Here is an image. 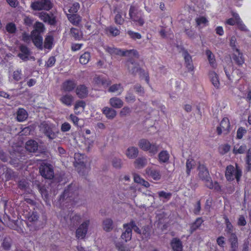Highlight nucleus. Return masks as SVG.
Segmentation results:
<instances>
[{"instance_id": "nucleus-38", "label": "nucleus", "mask_w": 251, "mask_h": 251, "mask_svg": "<svg viewBox=\"0 0 251 251\" xmlns=\"http://www.w3.org/2000/svg\"><path fill=\"white\" fill-rule=\"evenodd\" d=\"M70 34L75 40H80L82 38V32L77 28H71L70 29Z\"/></svg>"}, {"instance_id": "nucleus-34", "label": "nucleus", "mask_w": 251, "mask_h": 251, "mask_svg": "<svg viewBox=\"0 0 251 251\" xmlns=\"http://www.w3.org/2000/svg\"><path fill=\"white\" fill-rule=\"evenodd\" d=\"M220 126L223 128L224 134H227L229 131L230 123L228 118H224L221 122Z\"/></svg>"}, {"instance_id": "nucleus-52", "label": "nucleus", "mask_w": 251, "mask_h": 251, "mask_svg": "<svg viewBox=\"0 0 251 251\" xmlns=\"http://www.w3.org/2000/svg\"><path fill=\"white\" fill-rule=\"evenodd\" d=\"M125 100L128 103H132L136 100L135 96L133 93L128 92L125 97Z\"/></svg>"}, {"instance_id": "nucleus-25", "label": "nucleus", "mask_w": 251, "mask_h": 251, "mask_svg": "<svg viewBox=\"0 0 251 251\" xmlns=\"http://www.w3.org/2000/svg\"><path fill=\"white\" fill-rule=\"evenodd\" d=\"M103 229L106 232L112 231L114 228V223L111 218H106L102 223Z\"/></svg>"}, {"instance_id": "nucleus-23", "label": "nucleus", "mask_w": 251, "mask_h": 251, "mask_svg": "<svg viewBox=\"0 0 251 251\" xmlns=\"http://www.w3.org/2000/svg\"><path fill=\"white\" fill-rule=\"evenodd\" d=\"M146 171L148 176L154 180H159L160 179L161 175L159 171L155 169L147 168Z\"/></svg>"}, {"instance_id": "nucleus-61", "label": "nucleus", "mask_w": 251, "mask_h": 251, "mask_svg": "<svg viewBox=\"0 0 251 251\" xmlns=\"http://www.w3.org/2000/svg\"><path fill=\"white\" fill-rule=\"evenodd\" d=\"M23 20L25 25L28 26H31L34 22V20L32 18L27 16H24Z\"/></svg>"}, {"instance_id": "nucleus-47", "label": "nucleus", "mask_w": 251, "mask_h": 251, "mask_svg": "<svg viewBox=\"0 0 251 251\" xmlns=\"http://www.w3.org/2000/svg\"><path fill=\"white\" fill-rule=\"evenodd\" d=\"M203 221L201 218H198L195 222L192 224L190 227V231L191 233L197 229L201 225Z\"/></svg>"}, {"instance_id": "nucleus-64", "label": "nucleus", "mask_w": 251, "mask_h": 251, "mask_svg": "<svg viewBox=\"0 0 251 251\" xmlns=\"http://www.w3.org/2000/svg\"><path fill=\"white\" fill-rule=\"evenodd\" d=\"M79 4L78 2H75L70 8L69 11L70 13H72V14H75L77 12L78 10L79 9Z\"/></svg>"}, {"instance_id": "nucleus-32", "label": "nucleus", "mask_w": 251, "mask_h": 251, "mask_svg": "<svg viewBox=\"0 0 251 251\" xmlns=\"http://www.w3.org/2000/svg\"><path fill=\"white\" fill-rule=\"evenodd\" d=\"M171 245L173 251H182V242L179 239L173 238Z\"/></svg>"}, {"instance_id": "nucleus-22", "label": "nucleus", "mask_w": 251, "mask_h": 251, "mask_svg": "<svg viewBox=\"0 0 251 251\" xmlns=\"http://www.w3.org/2000/svg\"><path fill=\"white\" fill-rule=\"evenodd\" d=\"M94 81L97 84L102 85L104 87H106L111 84L110 80L100 75H96L94 78Z\"/></svg>"}, {"instance_id": "nucleus-51", "label": "nucleus", "mask_w": 251, "mask_h": 251, "mask_svg": "<svg viewBox=\"0 0 251 251\" xmlns=\"http://www.w3.org/2000/svg\"><path fill=\"white\" fill-rule=\"evenodd\" d=\"M195 166V161L193 159H189L186 161V173L188 176L190 174L191 169L193 168Z\"/></svg>"}, {"instance_id": "nucleus-43", "label": "nucleus", "mask_w": 251, "mask_h": 251, "mask_svg": "<svg viewBox=\"0 0 251 251\" xmlns=\"http://www.w3.org/2000/svg\"><path fill=\"white\" fill-rule=\"evenodd\" d=\"M169 159V154L166 151H161L158 154V159L160 162H167Z\"/></svg>"}, {"instance_id": "nucleus-36", "label": "nucleus", "mask_w": 251, "mask_h": 251, "mask_svg": "<svg viewBox=\"0 0 251 251\" xmlns=\"http://www.w3.org/2000/svg\"><path fill=\"white\" fill-rule=\"evenodd\" d=\"M28 117V114L25 110L23 108H19L17 111V119L19 122H23Z\"/></svg>"}, {"instance_id": "nucleus-62", "label": "nucleus", "mask_w": 251, "mask_h": 251, "mask_svg": "<svg viewBox=\"0 0 251 251\" xmlns=\"http://www.w3.org/2000/svg\"><path fill=\"white\" fill-rule=\"evenodd\" d=\"M247 130L246 129L243 127H239L237 131V138L239 139H241L242 138L243 135L246 133Z\"/></svg>"}, {"instance_id": "nucleus-53", "label": "nucleus", "mask_w": 251, "mask_h": 251, "mask_svg": "<svg viewBox=\"0 0 251 251\" xmlns=\"http://www.w3.org/2000/svg\"><path fill=\"white\" fill-rule=\"evenodd\" d=\"M6 30L10 33H14L16 31V26L15 24L9 23L6 25Z\"/></svg>"}, {"instance_id": "nucleus-50", "label": "nucleus", "mask_w": 251, "mask_h": 251, "mask_svg": "<svg viewBox=\"0 0 251 251\" xmlns=\"http://www.w3.org/2000/svg\"><path fill=\"white\" fill-rule=\"evenodd\" d=\"M225 231L226 234L229 237H232V236H237L236 233L234 232V228L232 224L226 225L225 229Z\"/></svg>"}, {"instance_id": "nucleus-40", "label": "nucleus", "mask_w": 251, "mask_h": 251, "mask_svg": "<svg viewBox=\"0 0 251 251\" xmlns=\"http://www.w3.org/2000/svg\"><path fill=\"white\" fill-rule=\"evenodd\" d=\"M86 162L83 163L82 166L81 164L76 165L78 173L82 176H85L89 171V168L86 166Z\"/></svg>"}, {"instance_id": "nucleus-63", "label": "nucleus", "mask_w": 251, "mask_h": 251, "mask_svg": "<svg viewBox=\"0 0 251 251\" xmlns=\"http://www.w3.org/2000/svg\"><path fill=\"white\" fill-rule=\"evenodd\" d=\"M127 34L132 39L134 40L140 39L141 38V35L138 32H134L132 31L129 30L127 31Z\"/></svg>"}, {"instance_id": "nucleus-46", "label": "nucleus", "mask_w": 251, "mask_h": 251, "mask_svg": "<svg viewBox=\"0 0 251 251\" xmlns=\"http://www.w3.org/2000/svg\"><path fill=\"white\" fill-rule=\"evenodd\" d=\"M91 58L90 53L89 52H85L82 54L79 58L80 63L81 64L85 65L88 63Z\"/></svg>"}, {"instance_id": "nucleus-44", "label": "nucleus", "mask_w": 251, "mask_h": 251, "mask_svg": "<svg viewBox=\"0 0 251 251\" xmlns=\"http://www.w3.org/2000/svg\"><path fill=\"white\" fill-rule=\"evenodd\" d=\"M137 9L136 7L134 5H131L129 10V16L130 19L133 21H137Z\"/></svg>"}, {"instance_id": "nucleus-60", "label": "nucleus", "mask_w": 251, "mask_h": 251, "mask_svg": "<svg viewBox=\"0 0 251 251\" xmlns=\"http://www.w3.org/2000/svg\"><path fill=\"white\" fill-rule=\"evenodd\" d=\"M247 149V147L246 145H243L241 146L239 149H237L235 147L234 148L233 150V152L234 154H236L237 153L242 154L245 152Z\"/></svg>"}, {"instance_id": "nucleus-28", "label": "nucleus", "mask_w": 251, "mask_h": 251, "mask_svg": "<svg viewBox=\"0 0 251 251\" xmlns=\"http://www.w3.org/2000/svg\"><path fill=\"white\" fill-rule=\"evenodd\" d=\"M110 105L115 108H120L124 105L123 101L118 97H112L109 100Z\"/></svg>"}, {"instance_id": "nucleus-3", "label": "nucleus", "mask_w": 251, "mask_h": 251, "mask_svg": "<svg viewBox=\"0 0 251 251\" xmlns=\"http://www.w3.org/2000/svg\"><path fill=\"white\" fill-rule=\"evenodd\" d=\"M235 166L236 168H234L231 165H228L226 167L225 176L227 181H233L235 178L237 182H239L240 180L242 175V171L237 163H236Z\"/></svg>"}, {"instance_id": "nucleus-42", "label": "nucleus", "mask_w": 251, "mask_h": 251, "mask_svg": "<svg viewBox=\"0 0 251 251\" xmlns=\"http://www.w3.org/2000/svg\"><path fill=\"white\" fill-rule=\"evenodd\" d=\"M12 243V239L9 237H5L3 239L2 243V247L3 249L7 251L10 250Z\"/></svg>"}, {"instance_id": "nucleus-33", "label": "nucleus", "mask_w": 251, "mask_h": 251, "mask_svg": "<svg viewBox=\"0 0 251 251\" xmlns=\"http://www.w3.org/2000/svg\"><path fill=\"white\" fill-rule=\"evenodd\" d=\"M142 240H148L151 236V227L149 226H145L142 229L140 234Z\"/></svg>"}, {"instance_id": "nucleus-18", "label": "nucleus", "mask_w": 251, "mask_h": 251, "mask_svg": "<svg viewBox=\"0 0 251 251\" xmlns=\"http://www.w3.org/2000/svg\"><path fill=\"white\" fill-rule=\"evenodd\" d=\"M75 93L78 98L84 99L88 96V90L85 85H79L76 87Z\"/></svg>"}, {"instance_id": "nucleus-54", "label": "nucleus", "mask_w": 251, "mask_h": 251, "mask_svg": "<svg viewBox=\"0 0 251 251\" xmlns=\"http://www.w3.org/2000/svg\"><path fill=\"white\" fill-rule=\"evenodd\" d=\"M113 166L116 169H120L122 166V160L118 158H114L112 160Z\"/></svg>"}, {"instance_id": "nucleus-31", "label": "nucleus", "mask_w": 251, "mask_h": 251, "mask_svg": "<svg viewBox=\"0 0 251 251\" xmlns=\"http://www.w3.org/2000/svg\"><path fill=\"white\" fill-rule=\"evenodd\" d=\"M35 187L41 193L42 197L45 200L48 199V192L44 185L41 184L39 182H36L34 184Z\"/></svg>"}, {"instance_id": "nucleus-11", "label": "nucleus", "mask_w": 251, "mask_h": 251, "mask_svg": "<svg viewBox=\"0 0 251 251\" xmlns=\"http://www.w3.org/2000/svg\"><path fill=\"white\" fill-rule=\"evenodd\" d=\"M90 220H87L84 221L76 230L75 236L77 239H83L88 231V226L90 225Z\"/></svg>"}, {"instance_id": "nucleus-14", "label": "nucleus", "mask_w": 251, "mask_h": 251, "mask_svg": "<svg viewBox=\"0 0 251 251\" xmlns=\"http://www.w3.org/2000/svg\"><path fill=\"white\" fill-rule=\"evenodd\" d=\"M59 100L63 105L70 107L73 104L75 98L71 94L67 93L62 95L60 98Z\"/></svg>"}, {"instance_id": "nucleus-12", "label": "nucleus", "mask_w": 251, "mask_h": 251, "mask_svg": "<svg viewBox=\"0 0 251 251\" xmlns=\"http://www.w3.org/2000/svg\"><path fill=\"white\" fill-rule=\"evenodd\" d=\"M224 70L227 77L231 81H233V80H239V79L242 77V73L239 69L233 70L231 73V75H230L229 72L230 69L228 70V69L226 67L224 68Z\"/></svg>"}, {"instance_id": "nucleus-48", "label": "nucleus", "mask_w": 251, "mask_h": 251, "mask_svg": "<svg viewBox=\"0 0 251 251\" xmlns=\"http://www.w3.org/2000/svg\"><path fill=\"white\" fill-rule=\"evenodd\" d=\"M119 90H120V91L119 92L118 95H120L123 90V88L120 84H113L108 89V91L111 93H114Z\"/></svg>"}, {"instance_id": "nucleus-13", "label": "nucleus", "mask_w": 251, "mask_h": 251, "mask_svg": "<svg viewBox=\"0 0 251 251\" xmlns=\"http://www.w3.org/2000/svg\"><path fill=\"white\" fill-rule=\"evenodd\" d=\"M182 54L185 60V64L186 67L187 68L189 71H192L194 70V66L192 62V59L191 56L188 52V51L183 49H182Z\"/></svg>"}, {"instance_id": "nucleus-4", "label": "nucleus", "mask_w": 251, "mask_h": 251, "mask_svg": "<svg viewBox=\"0 0 251 251\" xmlns=\"http://www.w3.org/2000/svg\"><path fill=\"white\" fill-rule=\"evenodd\" d=\"M52 7L51 0H37L30 4V8L34 11H49Z\"/></svg>"}, {"instance_id": "nucleus-59", "label": "nucleus", "mask_w": 251, "mask_h": 251, "mask_svg": "<svg viewBox=\"0 0 251 251\" xmlns=\"http://www.w3.org/2000/svg\"><path fill=\"white\" fill-rule=\"evenodd\" d=\"M114 21L115 23L118 25H121L124 23V19L122 18V14L120 12H118L115 15Z\"/></svg>"}, {"instance_id": "nucleus-19", "label": "nucleus", "mask_w": 251, "mask_h": 251, "mask_svg": "<svg viewBox=\"0 0 251 251\" xmlns=\"http://www.w3.org/2000/svg\"><path fill=\"white\" fill-rule=\"evenodd\" d=\"M232 59L235 63L241 66L244 63V58L242 53L240 52V50L236 48L234 52L232 54Z\"/></svg>"}, {"instance_id": "nucleus-20", "label": "nucleus", "mask_w": 251, "mask_h": 251, "mask_svg": "<svg viewBox=\"0 0 251 251\" xmlns=\"http://www.w3.org/2000/svg\"><path fill=\"white\" fill-rule=\"evenodd\" d=\"M20 50L21 52L18 54V56L24 61L28 60L29 56L30 54V51L28 48L25 46L22 45L20 47Z\"/></svg>"}, {"instance_id": "nucleus-30", "label": "nucleus", "mask_w": 251, "mask_h": 251, "mask_svg": "<svg viewBox=\"0 0 251 251\" xmlns=\"http://www.w3.org/2000/svg\"><path fill=\"white\" fill-rule=\"evenodd\" d=\"M103 113L109 119H114L116 115L117 112L112 108L108 107H104L102 110Z\"/></svg>"}, {"instance_id": "nucleus-26", "label": "nucleus", "mask_w": 251, "mask_h": 251, "mask_svg": "<svg viewBox=\"0 0 251 251\" xmlns=\"http://www.w3.org/2000/svg\"><path fill=\"white\" fill-rule=\"evenodd\" d=\"M31 37L34 45L40 50L43 49V38L41 35L31 34Z\"/></svg>"}, {"instance_id": "nucleus-15", "label": "nucleus", "mask_w": 251, "mask_h": 251, "mask_svg": "<svg viewBox=\"0 0 251 251\" xmlns=\"http://www.w3.org/2000/svg\"><path fill=\"white\" fill-rule=\"evenodd\" d=\"M208 76L210 82L216 89L220 88V82L218 75L214 71H210L209 72Z\"/></svg>"}, {"instance_id": "nucleus-55", "label": "nucleus", "mask_w": 251, "mask_h": 251, "mask_svg": "<svg viewBox=\"0 0 251 251\" xmlns=\"http://www.w3.org/2000/svg\"><path fill=\"white\" fill-rule=\"evenodd\" d=\"M81 219L80 215L75 214L73 216H70V220L73 225H75L79 223Z\"/></svg>"}, {"instance_id": "nucleus-2", "label": "nucleus", "mask_w": 251, "mask_h": 251, "mask_svg": "<svg viewBox=\"0 0 251 251\" xmlns=\"http://www.w3.org/2000/svg\"><path fill=\"white\" fill-rule=\"evenodd\" d=\"M106 51L111 55H118L121 56L135 57L136 58H139L138 52L135 50H122L114 47L106 46L104 47Z\"/></svg>"}, {"instance_id": "nucleus-35", "label": "nucleus", "mask_w": 251, "mask_h": 251, "mask_svg": "<svg viewBox=\"0 0 251 251\" xmlns=\"http://www.w3.org/2000/svg\"><path fill=\"white\" fill-rule=\"evenodd\" d=\"M147 164V159L144 157H138L134 161L135 167L138 169L144 167Z\"/></svg>"}, {"instance_id": "nucleus-27", "label": "nucleus", "mask_w": 251, "mask_h": 251, "mask_svg": "<svg viewBox=\"0 0 251 251\" xmlns=\"http://www.w3.org/2000/svg\"><path fill=\"white\" fill-rule=\"evenodd\" d=\"M228 241L230 243V251H238V241L237 236L229 237Z\"/></svg>"}, {"instance_id": "nucleus-8", "label": "nucleus", "mask_w": 251, "mask_h": 251, "mask_svg": "<svg viewBox=\"0 0 251 251\" xmlns=\"http://www.w3.org/2000/svg\"><path fill=\"white\" fill-rule=\"evenodd\" d=\"M34 15L37 16L44 23H48L50 25L54 26L56 25V16L51 12L48 13L45 12H41Z\"/></svg>"}, {"instance_id": "nucleus-17", "label": "nucleus", "mask_w": 251, "mask_h": 251, "mask_svg": "<svg viewBox=\"0 0 251 251\" xmlns=\"http://www.w3.org/2000/svg\"><path fill=\"white\" fill-rule=\"evenodd\" d=\"M76 84L74 80H67L61 85V90L64 92H70L76 87Z\"/></svg>"}, {"instance_id": "nucleus-6", "label": "nucleus", "mask_w": 251, "mask_h": 251, "mask_svg": "<svg viewBox=\"0 0 251 251\" xmlns=\"http://www.w3.org/2000/svg\"><path fill=\"white\" fill-rule=\"evenodd\" d=\"M139 147L144 151H149L150 153L155 154L158 151V146L155 143H151L146 139H142L138 142Z\"/></svg>"}, {"instance_id": "nucleus-37", "label": "nucleus", "mask_w": 251, "mask_h": 251, "mask_svg": "<svg viewBox=\"0 0 251 251\" xmlns=\"http://www.w3.org/2000/svg\"><path fill=\"white\" fill-rule=\"evenodd\" d=\"M68 18L69 21L75 25H78L81 21V17L75 14L68 15Z\"/></svg>"}, {"instance_id": "nucleus-21", "label": "nucleus", "mask_w": 251, "mask_h": 251, "mask_svg": "<svg viewBox=\"0 0 251 251\" xmlns=\"http://www.w3.org/2000/svg\"><path fill=\"white\" fill-rule=\"evenodd\" d=\"M33 30L31 31V34L41 35L45 30L44 25L40 22H36L33 25Z\"/></svg>"}, {"instance_id": "nucleus-7", "label": "nucleus", "mask_w": 251, "mask_h": 251, "mask_svg": "<svg viewBox=\"0 0 251 251\" xmlns=\"http://www.w3.org/2000/svg\"><path fill=\"white\" fill-rule=\"evenodd\" d=\"M41 175L46 179H51L54 177V170L52 165L42 163L39 168Z\"/></svg>"}, {"instance_id": "nucleus-41", "label": "nucleus", "mask_w": 251, "mask_h": 251, "mask_svg": "<svg viewBox=\"0 0 251 251\" xmlns=\"http://www.w3.org/2000/svg\"><path fill=\"white\" fill-rule=\"evenodd\" d=\"M206 186L210 189H214L216 191H220L221 188L219 184L215 181L213 182L211 179L205 184Z\"/></svg>"}, {"instance_id": "nucleus-56", "label": "nucleus", "mask_w": 251, "mask_h": 251, "mask_svg": "<svg viewBox=\"0 0 251 251\" xmlns=\"http://www.w3.org/2000/svg\"><path fill=\"white\" fill-rule=\"evenodd\" d=\"M196 22L197 25H205L208 23V20L204 17L201 16L196 18Z\"/></svg>"}, {"instance_id": "nucleus-10", "label": "nucleus", "mask_w": 251, "mask_h": 251, "mask_svg": "<svg viewBox=\"0 0 251 251\" xmlns=\"http://www.w3.org/2000/svg\"><path fill=\"white\" fill-rule=\"evenodd\" d=\"M40 131L44 133L50 140H53L57 137V133L52 131L51 127L46 122H42L39 126Z\"/></svg>"}, {"instance_id": "nucleus-29", "label": "nucleus", "mask_w": 251, "mask_h": 251, "mask_svg": "<svg viewBox=\"0 0 251 251\" xmlns=\"http://www.w3.org/2000/svg\"><path fill=\"white\" fill-rule=\"evenodd\" d=\"M125 224L123 225V227L125 229L121 235V238L125 242H127L131 240L132 237V230L128 226H125Z\"/></svg>"}, {"instance_id": "nucleus-39", "label": "nucleus", "mask_w": 251, "mask_h": 251, "mask_svg": "<svg viewBox=\"0 0 251 251\" xmlns=\"http://www.w3.org/2000/svg\"><path fill=\"white\" fill-rule=\"evenodd\" d=\"M75 160L76 165L81 164L83 165V163L86 162V159L84 154L79 153H75Z\"/></svg>"}, {"instance_id": "nucleus-24", "label": "nucleus", "mask_w": 251, "mask_h": 251, "mask_svg": "<svg viewBox=\"0 0 251 251\" xmlns=\"http://www.w3.org/2000/svg\"><path fill=\"white\" fill-rule=\"evenodd\" d=\"M139 153V150L135 147H129L127 149L126 151V155L129 159H134L136 158Z\"/></svg>"}, {"instance_id": "nucleus-16", "label": "nucleus", "mask_w": 251, "mask_h": 251, "mask_svg": "<svg viewBox=\"0 0 251 251\" xmlns=\"http://www.w3.org/2000/svg\"><path fill=\"white\" fill-rule=\"evenodd\" d=\"M38 147V143L32 139L27 141L25 145V149L29 152H37Z\"/></svg>"}, {"instance_id": "nucleus-45", "label": "nucleus", "mask_w": 251, "mask_h": 251, "mask_svg": "<svg viewBox=\"0 0 251 251\" xmlns=\"http://www.w3.org/2000/svg\"><path fill=\"white\" fill-rule=\"evenodd\" d=\"M53 38L52 35H49L46 36L44 42V48L48 49H51L53 44Z\"/></svg>"}, {"instance_id": "nucleus-5", "label": "nucleus", "mask_w": 251, "mask_h": 251, "mask_svg": "<svg viewBox=\"0 0 251 251\" xmlns=\"http://www.w3.org/2000/svg\"><path fill=\"white\" fill-rule=\"evenodd\" d=\"M126 66L128 72L134 76L136 75L137 74L142 75L144 73V70L141 68L139 64L135 62L132 58H129L126 61Z\"/></svg>"}, {"instance_id": "nucleus-9", "label": "nucleus", "mask_w": 251, "mask_h": 251, "mask_svg": "<svg viewBox=\"0 0 251 251\" xmlns=\"http://www.w3.org/2000/svg\"><path fill=\"white\" fill-rule=\"evenodd\" d=\"M197 170L199 178L204 181L206 184L211 179L207 168L204 165L199 163Z\"/></svg>"}, {"instance_id": "nucleus-58", "label": "nucleus", "mask_w": 251, "mask_h": 251, "mask_svg": "<svg viewBox=\"0 0 251 251\" xmlns=\"http://www.w3.org/2000/svg\"><path fill=\"white\" fill-rule=\"evenodd\" d=\"M130 112V108L127 106H125L121 109L120 112V116L121 117H125L129 114Z\"/></svg>"}, {"instance_id": "nucleus-57", "label": "nucleus", "mask_w": 251, "mask_h": 251, "mask_svg": "<svg viewBox=\"0 0 251 251\" xmlns=\"http://www.w3.org/2000/svg\"><path fill=\"white\" fill-rule=\"evenodd\" d=\"M19 188L22 190H26L29 186L28 182L25 179H22L18 182Z\"/></svg>"}, {"instance_id": "nucleus-49", "label": "nucleus", "mask_w": 251, "mask_h": 251, "mask_svg": "<svg viewBox=\"0 0 251 251\" xmlns=\"http://www.w3.org/2000/svg\"><path fill=\"white\" fill-rule=\"evenodd\" d=\"M129 226L130 229H131V230L133 229L134 230V231L135 232H136L137 233H138L139 234H140V233H141V229H140L136 226V223H135V222L134 221L131 220V221H130L129 223L125 224V226Z\"/></svg>"}, {"instance_id": "nucleus-1", "label": "nucleus", "mask_w": 251, "mask_h": 251, "mask_svg": "<svg viewBox=\"0 0 251 251\" xmlns=\"http://www.w3.org/2000/svg\"><path fill=\"white\" fill-rule=\"evenodd\" d=\"M77 195V186L75 184L71 183L64 189L60 196L59 201L61 204L64 205L65 203L72 202Z\"/></svg>"}]
</instances>
